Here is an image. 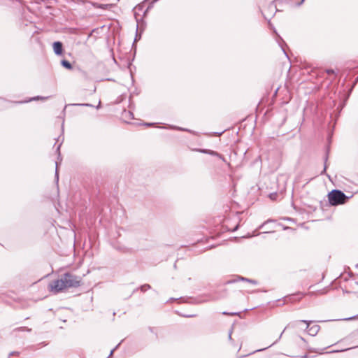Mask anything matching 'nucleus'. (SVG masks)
Returning <instances> with one entry per match:
<instances>
[{
	"mask_svg": "<svg viewBox=\"0 0 358 358\" xmlns=\"http://www.w3.org/2000/svg\"><path fill=\"white\" fill-rule=\"evenodd\" d=\"M82 278L67 272L59 279L52 281L49 284L50 290L55 294L59 293L65 289L78 287L81 285Z\"/></svg>",
	"mask_w": 358,
	"mask_h": 358,
	"instance_id": "obj_1",
	"label": "nucleus"
},
{
	"mask_svg": "<svg viewBox=\"0 0 358 358\" xmlns=\"http://www.w3.org/2000/svg\"><path fill=\"white\" fill-rule=\"evenodd\" d=\"M329 202L331 206H338L347 202L349 197L339 189H333L328 194Z\"/></svg>",
	"mask_w": 358,
	"mask_h": 358,
	"instance_id": "obj_2",
	"label": "nucleus"
},
{
	"mask_svg": "<svg viewBox=\"0 0 358 358\" xmlns=\"http://www.w3.org/2000/svg\"><path fill=\"white\" fill-rule=\"evenodd\" d=\"M299 322L306 324V329L310 336H316L320 329V327L317 324H314L312 327H310V324L313 323L312 320H299Z\"/></svg>",
	"mask_w": 358,
	"mask_h": 358,
	"instance_id": "obj_3",
	"label": "nucleus"
},
{
	"mask_svg": "<svg viewBox=\"0 0 358 358\" xmlns=\"http://www.w3.org/2000/svg\"><path fill=\"white\" fill-rule=\"evenodd\" d=\"M276 11V5L274 3V2H271L268 4L266 10L262 11V15L266 20H268V18L271 17Z\"/></svg>",
	"mask_w": 358,
	"mask_h": 358,
	"instance_id": "obj_4",
	"label": "nucleus"
},
{
	"mask_svg": "<svg viewBox=\"0 0 358 358\" xmlns=\"http://www.w3.org/2000/svg\"><path fill=\"white\" fill-rule=\"evenodd\" d=\"M302 298V294L299 292L296 294H289L287 296H285L284 297V303H294L296 301H300Z\"/></svg>",
	"mask_w": 358,
	"mask_h": 358,
	"instance_id": "obj_5",
	"label": "nucleus"
},
{
	"mask_svg": "<svg viewBox=\"0 0 358 358\" xmlns=\"http://www.w3.org/2000/svg\"><path fill=\"white\" fill-rule=\"evenodd\" d=\"M198 151L201 153L208 154V155H210L212 156L217 157L220 158V159H222L224 162H227L225 158L221 154H220L217 152H215L214 150H208V149H199Z\"/></svg>",
	"mask_w": 358,
	"mask_h": 358,
	"instance_id": "obj_6",
	"label": "nucleus"
},
{
	"mask_svg": "<svg viewBox=\"0 0 358 358\" xmlns=\"http://www.w3.org/2000/svg\"><path fill=\"white\" fill-rule=\"evenodd\" d=\"M54 52L57 55H61L63 52V44L60 41H55L53 43Z\"/></svg>",
	"mask_w": 358,
	"mask_h": 358,
	"instance_id": "obj_7",
	"label": "nucleus"
},
{
	"mask_svg": "<svg viewBox=\"0 0 358 358\" xmlns=\"http://www.w3.org/2000/svg\"><path fill=\"white\" fill-rule=\"evenodd\" d=\"M93 6L97 8H101L103 10H106V9H109V8H112L113 4H102V3H93Z\"/></svg>",
	"mask_w": 358,
	"mask_h": 358,
	"instance_id": "obj_8",
	"label": "nucleus"
},
{
	"mask_svg": "<svg viewBox=\"0 0 358 358\" xmlns=\"http://www.w3.org/2000/svg\"><path fill=\"white\" fill-rule=\"evenodd\" d=\"M61 64L63 67H64L67 69H72V68H73L71 64L66 59L62 60Z\"/></svg>",
	"mask_w": 358,
	"mask_h": 358,
	"instance_id": "obj_9",
	"label": "nucleus"
},
{
	"mask_svg": "<svg viewBox=\"0 0 358 358\" xmlns=\"http://www.w3.org/2000/svg\"><path fill=\"white\" fill-rule=\"evenodd\" d=\"M138 289L143 292H146L147 290L151 289V286L148 284H144L141 285Z\"/></svg>",
	"mask_w": 358,
	"mask_h": 358,
	"instance_id": "obj_10",
	"label": "nucleus"
},
{
	"mask_svg": "<svg viewBox=\"0 0 358 358\" xmlns=\"http://www.w3.org/2000/svg\"><path fill=\"white\" fill-rule=\"evenodd\" d=\"M28 331V332H30L31 331V329H29L27 327H19V328H16L14 329V331Z\"/></svg>",
	"mask_w": 358,
	"mask_h": 358,
	"instance_id": "obj_11",
	"label": "nucleus"
},
{
	"mask_svg": "<svg viewBox=\"0 0 358 358\" xmlns=\"http://www.w3.org/2000/svg\"><path fill=\"white\" fill-rule=\"evenodd\" d=\"M324 160V169L321 172V174H324V173H326V170H327V162L328 160V152L326 153Z\"/></svg>",
	"mask_w": 358,
	"mask_h": 358,
	"instance_id": "obj_12",
	"label": "nucleus"
},
{
	"mask_svg": "<svg viewBox=\"0 0 358 358\" xmlns=\"http://www.w3.org/2000/svg\"><path fill=\"white\" fill-rule=\"evenodd\" d=\"M71 106L94 107V106L91 103H73Z\"/></svg>",
	"mask_w": 358,
	"mask_h": 358,
	"instance_id": "obj_13",
	"label": "nucleus"
},
{
	"mask_svg": "<svg viewBox=\"0 0 358 358\" xmlns=\"http://www.w3.org/2000/svg\"><path fill=\"white\" fill-rule=\"evenodd\" d=\"M124 115L126 117L133 119V113L131 111H124Z\"/></svg>",
	"mask_w": 358,
	"mask_h": 358,
	"instance_id": "obj_14",
	"label": "nucleus"
},
{
	"mask_svg": "<svg viewBox=\"0 0 358 358\" xmlns=\"http://www.w3.org/2000/svg\"><path fill=\"white\" fill-rule=\"evenodd\" d=\"M277 196H278V194L276 192H274V193H271L269 194V198L271 199V200H276L277 199Z\"/></svg>",
	"mask_w": 358,
	"mask_h": 358,
	"instance_id": "obj_15",
	"label": "nucleus"
},
{
	"mask_svg": "<svg viewBox=\"0 0 358 358\" xmlns=\"http://www.w3.org/2000/svg\"><path fill=\"white\" fill-rule=\"evenodd\" d=\"M238 281H240V280H238V277H237L236 278L232 279V280H229L226 283L231 284V283L236 282Z\"/></svg>",
	"mask_w": 358,
	"mask_h": 358,
	"instance_id": "obj_16",
	"label": "nucleus"
},
{
	"mask_svg": "<svg viewBox=\"0 0 358 358\" xmlns=\"http://www.w3.org/2000/svg\"><path fill=\"white\" fill-rule=\"evenodd\" d=\"M55 164H56L55 178H56L57 180H58V179H59V175H58V171H57V169H58V162H55Z\"/></svg>",
	"mask_w": 358,
	"mask_h": 358,
	"instance_id": "obj_17",
	"label": "nucleus"
},
{
	"mask_svg": "<svg viewBox=\"0 0 358 358\" xmlns=\"http://www.w3.org/2000/svg\"><path fill=\"white\" fill-rule=\"evenodd\" d=\"M13 355H16V356H19L20 355V352H17V351H13L11 352H10L9 355H8V358L10 357V356H13Z\"/></svg>",
	"mask_w": 358,
	"mask_h": 358,
	"instance_id": "obj_18",
	"label": "nucleus"
},
{
	"mask_svg": "<svg viewBox=\"0 0 358 358\" xmlns=\"http://www.w3.org/2000/svg\"><path fill=\"white\" fill-rule=\"evenodd\" d=\"M222 315H236L237 313H229V312H227V311H224V312H222Z\"/></svg>",
	"mask_w": 358,
	"mask_h": 358,
	"instance_id": "obj_19",
	"label": "nucleus"
},
{
	"mask_svg": "<svg viewBox=\"0 0 358 358\" xmlns=\"http://www.w3.org/2000/svg\"><path fill=\"white\" fill-rule=\"evenodd\" d=\"M47 99L46 97H43V96H37L36 97H34V98L31 99L29 101L38 100V99Z\"/></svg>",
	"mask_w": 358,
	"mask_h": 358,
	"instance_id": "obj_20",
	"label": "nucleus"
},
{
	"mask_svg": "<svg viewBox=\"0 0 358 358\" xmlns=\"http://www.w3.org/2000/svg\"><path fill=\"white\" fill-rule=\"evenodd\" d=\"M62 145V143L59 144L56 148V152L58 153V157H60V147Z\"/></svg>",
	"mask_w": 358,
	"mask_h": 358,
	"instance_id": "obj_21",
	"label": "nucleus"
},
{
	"mask_svg": "<svg viewBox=\"0 0 358 358\" xmlns=\"http://www.w3.org/2000/svg\"><path fill=\"white\" fill-rule=\"evenodd\" d=\"M238 280H240V281H245V282L249 281V278H246L244 277H240V276H238Z\"/></svg>",
	"mask_w": 358,
	"mask_h": 358,
	"instance_id": "obj_22",
	"label": "nucleus"
},
{
	"mask_svg": "<svg viewBox=\"0 0 358 358\" xmlns=\"http://www.w3.org/2000/svg\"><path fill=\"white\" fill-rule=\"evenodd\" d=\"M358 318V315L345 319V320H352Z\"/></svg>",
	"mask_w": 358,
	"mask_h": 358,
	"instance_id": "obj_23",
	"label": "nucleus"
},
{
	"mask_svg": "<svg viewBox=\"0 0 358 358\" xmlns=\"http://www.w3.org/2000/svg\"><path fill=\"white\" fill-rule=\"evenodd\" d=\"M120 345V343L117 344V345L115 346V348H113V349L110 351V353L109 356H111V355L113 354L114 351H115V350L119 347V345Z\"/></svg>",
	"mask_w": 358,
	"mask_h": 358,
	"instance_id": "obj_24",
	"label": "nucleus"
},
{
	"mask_svg": "<svg viewBox=\"0 0 358 358\" xmlns=\"http://www.w3.org/2000/svg\"><path fill=\"white\" fill-rule=\"evenodd\" d=\"M326 72L328 73V74H334L335 73L334 70L333 69H327L326 70Z\"/></svg>",
	"mask_w": 358,
	"mask_h": 358,
	"instance_id": "obj_25",
	"label": "nucleus"
},
{
	"mask_svg": "<svg viewBox=\"0 0 358 358\" xmlns=\"http://www.w3.org/2000/svg\"><path fill=\"white\" fill-rule=\"evenodd\" d=\"M358 83V76L356 78V79L355 80L354 83H353V85L352 86V88L350 90H352V88L356 85V84Z\"/></svg>",
	"mask_w": 358,
	"mask_h": 358,
	"instance_id": "obj_26",
	"label": "nucleus"
},
{
	"mask_svg": "<svg viewBox=\"0 0 358 358\" xmlns=\"http://www.w3.org/2000/svg\"><path fill=\"white\" fill-rule=\"evenodd\" d=\"M172 128L177 129V130H180V131H187V129H182L181 127H173Z\"/></svg>",
	"mask_w": 358,
	"mask_h": 358,
	"instance_id": "obj_27",
	"label": "nucleus"
},
{
	"mask_svg": "<svg viewBox=\"0 0 358 358\" xmlns=\"http://www.w3.org/2000/svg\"><path fill=\"white\" fill-rule=\"evenodd\" d=\"M286 329V328L283 330V331L280 334V335L279 336L278 338L274 342V343H276L280 339V338L282 337V335L283 334V332L285 331V330Z\"/></svg>",
	"mask_w": 358,
	"mask_h": 358,
	"instance_id": "obj_28",
	"label": "nucleus"
},
{
	"mask_svg": "<svg viewBox=\"0 0 358 358\" xmlns=\"http://www.w3.org/2000/svg\"><path fill=\"white\" fill-rule=\"evenodd\" d=\"M248 282H250V283H252V284H255V285H256L257 283L256 280H252V279H249Z\"/></svg>",
	"mask_w": 358,
	"mask_h": 358,
	"instance_id": "obj_29",
	"label": "nucleus"
},
{
	"mask_svg": "<svg viewBox=\"0 0 358 358\" xmlns=\"http://www.w3.org/2000/svg\"><path fill=\"white\" fill-rule=\"evenodd\" d=\"M352 348H348L346 350H334V351H331V352H343V351H345V350H350V349H352Z\"/></svg>",
	"mask_w": 358,
	"mask_h": 358,
	"instance_id": "obj_30",
	"label": "nucleus"
},
{
	"mask_svg": "<svg viewBox=\"0 0 358 358\" xmlns=\"http://www.w3.org/2000/svg\"><path fill=\"white\" fill-rule=\"evenodd\" d=\"M154 124L153 123H145L144 125L147 126V127H150L152 125H153Z\"/></svg>",
	"mask_w": 358,
	"mask_h": 358,
	"instance_id": "obj_31",
	"label": "nucleus"
},
{
	"mask_svg": "<svg viewBox=\"0 0 358 358\" xmlns=\"http://www.w3.org/2000/svg\"><path fill=\"white\" fill-rule=\"evenodd\" d=\"M269 221H270V220H268V221H266V222H264V223H263V224L259 227V228H262L264 224H266L268 222H269Z\"/></svg>",
	"mask_w": 358,
	"mask_h": 358,
	"instance_id": "obj_32",
	"label": "nucleus"
},
{
	"mask_svg": "<svg viewBox=\"0 0 358 358\" xmlns=\"http://www.w3.org/2000/svg\"><path fill=\"white\" fill-rule=\"evenodd\" d=\"M299 338L304 343H306V340L302 337V336H299Z\"/></svg>",
	"mask_w": 358,
	"mask_h": 358,
	"instance_id": "obj_33",
	"label": "nucleus"
},
{
	"mask_svg": "<svg viewBox=\"0 0 358 358\" xmlns=\"http://www.w3.org/2000/svg\"><path fill=\"white\" fill-rule=\"evenodd\" d=\"M100 106H101V101L99 102V104L97 105L96 108L97 109L99 108Z\"/></svg>",
	"mask_w": 358,
	"mask_h": 358,
	"instance_id": "obj_34",
	"label": "nucleus"
},
{
	"mask_svg": "<svg viewBox=\"0 0 358 358\" xmlns=\"http://www.w3.org/2000/svg\"><path fill=\"white\" fill-rule=\"evenodd\" d=\"M308 357V355H305L301 357V358H307Z\"/></svg>",
	"mask_w": 358,
	"mask_h": 358,
	"instance_id": "obj_35",
	"label": "nucleus"
},
{
	"mask_svg": "<svg viewBox=\"0 0 358 358\" xmlns=\"http://www.w3.org/2000/svg\"><path fill=\"white\" fill-rule=\"evenodd\" d=\"M193 316H194V315H185V317H193Z\"/></svg>",
	"mask_w": 358,
	"mask_h": 358,
	"instance_id": "obj_36",
	"label": "nucleus"
},
{
	"mask_svg": "<svg viewBox=\"0 0 358 358\" xmlns=\"http://www.w3.org/2000/svg\"><path fill=\"white\" fill-rule=\"evenodd\" d=\"M229 339L231 338V332L229 333Z\"/></svg>",
	"mask_w": 358,
	"mask_h": 358,
	"instance_id": "obj_37",
	"label": "nucleus"
},
{
	"mask_svg": "<svg viewBox=\"0 0 358 358\" xmlns=\"http://www.w3.org/2000/svg\"><path fill=\"white\" fill-rule=\"evenodd\" d=\"M343 292H344V293H347V294H349V293H350V292H349V291H344V290H343Z\"/></svg>",
	"mask_w": 358,
	"mask_h": 358,
	"instance_id": "obj_38",
	"label": "nucleus"
},
{
	"mask_svg": "<svg viewBox=\"0 0 358 358\" xmlns=\"http://www.w3.org/2000/svg\"><path fill=\"white\" fill-rule=\"evenodd\" d=\"M303 1L304 0H301V3H299V5L301 4Z\"/></svg>",
	"mask_w": 358,
	"mask_h": 358,
	"instance_id": "obj_39",
	"label": "nucleus"
},
{
	"mask_svg": "<svg viewBox=\"0 0 358 358\" xmlns=\"http://www.w3.org/2000/svg\"><path fill=\"white\" fill-rule=\"evenodd\" d=\"M282 51L286 54L285 49H283V48H282Z\"/></svg>",
	"mask_w": 358,
	"mask_h": 358,
	"instance_id": "obj_40",
	"label": "nucleus"
},
{
	"mask_svg": "<svg viewBox=\"0 0 358 358\" xmlns=\"http://www.w3.org/2000/svg\"><path fill=\"white\" fill-rule=\"evenodd\" d=\"M357 284L358 285V282Z\"/></svg>",
	"mask_w": 358,
	"mask_h": 358,
	"instance_id": "obj_41",
	"label": "nucleus"
}]
</instances>
